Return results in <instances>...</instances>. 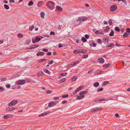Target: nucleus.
Segmentation results:
<instances>
[{
    "label": "nucleus",
    "mask_w": 130,
    "mask_h": 130,
    "mask_svg": "<svg viewBox=\"0 0 130 130\" xmlns=\"http://www.w3.org/2000/svg\"><path fill=\"white\" fill-rule=\"evenodd\" d=\"M54 3L52 1H48L46 4V6L49 9L53 10L55 8Z\"/></svg>",
    "instance_id": "nucleus-1"
},
{
    "label": "nucleus",
    "mask_w": 130,
    "mask_h": 130,
    "mask_svg": "<svg viewBox=\"0 0 130 130\" xmlns=\"http://www.w3.org/2000/svg\"><path fill=\"white\" fill-rule=\"evenodd\" d=\"M87 20V19L86 17L84 16H82L79 17L78 19L76 20V21H79L81 22L85 21L86 20Z\"/></svg>",
    "instance_id": "nucleus-2"
},
{
    "label": "nucleus",
    "mask_w": 130,
    "mask_h": 130,
    "mask_svg": "<svg viewBox=\"0 0 130 130\" xmlns=\"http://www.w3.org/2000/svg\"><path fill=\"white\" fill-rule=\"evenodd\" d=\"M18 100H13L9 103L8 106L10 107L11 106H14L18 103Z\"/></svg>",
    "instance_id": "nucleus-3"
},
{
    "label": "nucleus",
    "mask_w": 130,
    "mask_h": 130,
    "mask_svg": "<svg viewBox=\"0 0 130 130\" xmlns=\"http://www.w3.org/2000/svg\"><path fill=\"white\" fill-rule=\"evenodd\" d=\"M83 87L82 86H80L78 87L77 88L76 90H75V91L73 93V94L74 95H75L76 94V93L78 92L79 91L81 90L82 89H83Z\"/></svg>",
    "instance_id": "nucleus-4"
},
{
    "label": "nucleus",
    "mask_w": 130,
    "mask_h": 130,
    "mask_svg": "<svg viewBox=\"0 0 130 130\" xmlns=\"http://www.w3.org/2000/svg\"><path fill=\"white\" fill-rule=\"evenodd\" d=\"M58 102L53 101L49 103L48 105V106L49 107H52L55 105Z\"/></svg>",
    "instance_id": "nucleus-5"
},
{
    "label": "nucleus",
    "mask_w": 130,
    "mask_h": 130,
    "mask_svg": "<svg viewBox=\"0 0 130 130\" xmlns=\"http://www.w3.org/2000/svg\"><path fill=\"white\" fill-rule=\"evenodd\" d=\"M117 7L116 5H113L110 8V10L112 11H115L117 9Z\"/></svg>",
    "instance_id": "nucleus-6"
},
{
    "label": "nucleus",
    "mask_w": 130,
    "mask_h": 130,
    "mask_svg": "<svg viewBox=\"0 0 130 130\" xmlns=\"http://www.w3.org/2000/svg\"><path fill=\"white\" fill-rule=\"evenodd\" d=\"M102 109L101 108H99L98 107H95L93 108H92L91 110V111L92 112H96L98 111L101 110Z\"/></svg>",
    "instance_id": "nucleus-7"
},
{
    "label": "nucleus",
    "mask_w": 130,
    "mask_h": 130,
    "mask_svg": "<svg viewBox=\"0 0 130 130\" xmlns=\"http://www.w3.org/2000/svg\"><path fill=\"white\" fill-rule=\"evenodd\" d=\"M26 82L25 80H19L16 82V83L18 84L21 85H22Z\"/></svg>",
    "instance_id": "nucleus-8"
},
{
    "label": "nucleus",
    "mask_w": 130,
    "mask_h": 130,
    "mask_svg": "<svg viewBox=\"0 0 130 130\" xmlns=\"http://www.w3.org/2000/svg\"><path fill=\"white\" fill-rule=\"evenodd\" d=\"M50 112V111H47L46 112H43L42 113H41V114L39 115V117H41V116H45L47 114H48Z\"/></svg>",
    "instance_id": "nucleus-9"
},
{
    "label": "nucleus",
    "mask_w": 130,
    "mask_h": 130,
    "mask_svg": "<svg viewBox=\"0 0 130 130\" xmlns=\"http://www.w3.org/2000/svg\"><path fill=\"white\" fill-rule=\"evenodd\" d=\"M41 40L38 37H36L35 39L34 40H32V42L34 43L36 42H38Z\"/></svg>",
    "instance_id": "nucleus-10"
},
{
    "label": "nucleus",
    "mask_w": 130,
    "mask_h": 130,
    "mask_svg": "<svg viewBox=\"0 0 130 130\" xmlns=\"http://www.w3.org/2000/svg\"><path fill=\"white\" fill-rule=\"evenodd\" d=\"M104 59L102 58H100L98 59V62L101 63H103L104 62Z\"/></svg>",
    "instance_id": "nucleus-11"
},
{
    "label": "nucleus",
    "mask_w": 130,
    "mask_h": 130,
    "mask_svg": "<svg viewBox=\"0 0 130 130\" xmlns=\"http://www.w3.org/2000/svg\"><path fill=\"white\" fill-rule=\"evenodd\" d=\"M15 109V108L14 107L10 108L8 107L6 109V110L7 111H12Z\"/></svg>",
    "instance_id": "nucleus-12"
},
{
    "label": "nucleus",
    "mask_w": 130,
    "mask_h": 130,
    "mask_svg": "<svg viewBox=\"0 0 130 130\" xmlns=\"http://www.w3.org/2000/svg\"><path fill=\"white\" fill-rule=\"evenodd\" d=\"M77 96V98L76 99L80 100L83 98L85 96L84 95H81V96Z\"/></svg>",
    "instance_id": "nucleus-13"
},
{
    "label": "nucleus",
    "mask_w": 130,
    "mask_h": 130,
    "mask_svg": "<svg viewBox=\"0 0 130 130\" xmlns=\"http://www.w3.org/2000/svg\"><path fill=\"white\" fill-rule=\"evenodd\" d=\"M130 35V33L127 32H125L123 35V37H127Z\"/></svg>",
    "instance_id": "nucleus-14"
},
{
    "label": "nucleus",
    "mask_w": 130,
    "mask_h": 130,
    "mask_svg": "<svg viewBox=\"0 0 130 130\" xmlns=\"http://www.w3.org/2000/svg\"><path fill=\"white\" fill-rule=\"evenodd\" d=\"M111 65V64L110 63H108L104 65L103 66L104 67L109 68L110 66Z\"/></svg>",
    "instance_id": "nucleus-15"
},
{
    "label": "nucleus",
    "mask_w": 130,
    "mask_h": 130,
    "mask_svg": "<svg viewBox=\"0 0 130 130\" xmlns=\"http://www.w3.org/2000/svg\"><path fill=\"white\" fill-rule=\"evenodd\" d=\"M44 74L43 72L42 71H39L37 73V76H38L41 75H42Z\"/></svg>",
    "instance_id": "nucleus-16"
},
{
    "label": "nucleus",
    "mask_w": 130,
    "mask_h": 130,
    "mask_svg": "<svg viewBox=\"0 0 130 130\" xmlns=\"http://www.w3.org/2000/svg\"><path fill=\"white\" fill-rule=\"evenodd\" d=\"M102 72V71L100 70H97L95 72V74L97 75L100 74Z\"/></svg>",
    "instance_id": "nucleus-17"
},
{
    "label": "nucleus",
    "mask_w": 130,
    "mask_h": 130,
    "mask_svg": "<svg viewBox=\"0 0 130 130\" xmlns=\"http://www.w3.org/2000/svg\"><path fill=\"white\" fill-rule=\"evenodd\" d=\"M43 2L42 1H39L38 2L37 4V6L39 7H40L43 5Z\"/></svg>",
    "instance_id": "nucleus-18"
},
{
    "label": "nucleus",
    "mask_w": 130,
    "mask_h": 130,
    "mask_svg": "<svg viewBox=\"0 0 130 130\" xmlns=\"http://www.w3.org/2000/svg\"><path fill=\"white\" fill-rule=\"evenodd\" d=\"M74 53L78 54L80 53V50H75L73 51Z\"/></svg>",
    "instance_id": "nucleus-19"
},
{
    "label": "nucleus",
    "mask_w": 130,
    "mask_h": 130,
    "mask_svg": "<svg viewBox=\"0 0 130 130\" xmlns=\"http://www.w3.org/2000/svg\"><path fill=\"white\" fill-rule=\"evenodd\" d=\"M4 7L5 9L7 10H8L9 9V6L7 4H5L4 5Z\"/></svg>",
    "instance_id": "nucleus-20"
},
{
    "label": "nucleus",
    "mask_w": 130,
    "mask_h": 130,
    "mask_svg": "<svg viewBox=\"0 0 130 130\" xmlns=\"http://www.w3.org/2000/svg\"><path fill=\"white\" fill-rule=\"evenodd\" d=\"M33 4V3L32 1H30L29 2L28 5L29 6H30L32 5Z\"/></svg>",
    "instance_id": "nucleus-21"
},
{
    "label": "nucleus",
    "mask_w": 130,
    "mask_h": 130,
    "mask_svg": "<svg viewBox=\"0 0 130 130\" xmlns=\"http://www.w3.org/2000/svg\"><path fill=\"white\" fill-rule=\"evenodd\" d=\"M41 17L42 18H44V16L45 15L44 13V12H41L40 13Z\"/></svg>",
    "instance_id": "nucleus-22"
},
{
    "label": "nucleus",
    "mask_w": 130,
    "mask_h": 130,
    "mask_svg": "<svg viewBox=\"0 0 130 130\" xmlns=\"http://www.w3.org/2000/svg\"><path fill=\"white\" fill-rule=\"evenodd\" d=\"M99 83L98 82H96L94 83V86L95 87H96L99 86Z\"/></svg>",
    "instance_id": "nucleus-23"
},
{
    "label": "nucleus",
    "mask_w": 130,
    "mask_h": 130,
    "mask_svg": "<svg viewBox=\"0 0 130 130\" xmlns=\"http://www.w3.org/2000/svg\"><path fill=\"white\" fill-rule=\"evenodd\" d=\"M114 31L112 30H111L110 33L109 34V35L110 36H112L114 35Z\"/></svg>",
    "instance_id": "nucleus-24"
},
{
    "label": "nucleus",
    "mask_w": 130,
    "mask_h": 130,
    "mask_svg": "<svg viewBox=\"0 0 130 130\" xmlns=\"http://www.w3.org/2000/svg\"><path fill=\"white\" fill-rule=\"evenodd\" d=\"M79 63L78 61H75V62H74L73 63V64H71V66H74L75 64H78Z\"/></svg>",
    "instance_id": "nucleus-25"
},
{
    "label": "nucleus",
    "mask_w": 130,
    "mask_h": 130,
    "mask_svg": "<svg viewBox=\"0 0 130 130\" xmlns=\"http://www.w3.org/2000/svg\"><path fill=\"white\" fill-rule=\"evenodd\" d=\"M77 79V77L76 76L73 77L72 79V82L75 81Z\"/></svg>",
    "instance_id": "nucleus-26"
},
{
    "label": "nucleus",
    "mask_w": 130,
    "mask_h": 130,
    "mask_svg": "<svg viewBox=\"0 0 130 130\" xmlns=\"http://www.w3.org/2000/svg\"><path fill=\"white\" fill-rule=\"evenodd\" d=\"M47 60V59H40L39 60V62H44L46 60Z\"/></svg>",
    "instance_id": "nucleus-27"
},
{
    "label": "nucleus",
    "mask_w": 130,
    "mask_h": 130,
    "mask_svg": "<svg viewBox=\"0 0 130 130\" xmlns=\"http://www.w3.org/2000/svg\"><path fill=\"white\" fill-rule=\"evenodd\" d=\"M108 83V81H105L103 82L102 84L103 85H107Z\"/></svg>",
    "instance_id": "nucleus-28"
},
{
    "label": "nucleus",
    "mask_w": 130,
    "mask_h": 130,
    "mask_svg": "<svg viewBox=\"0 0 130 130\" xmlns=\"http://www.w3.org/2000/svg\"><path fill=\"white\" fill-rule=\"evenodd\" d=\"M87 50L85 49H83L81 51L80 50V53H85L86 52Z\"/></svg>",
    "instance_id": "nucleus-29"
},
{
    "label": "nucleus",
    "mask_w": 130,
    "mask_h": 130,
    "mask_svg": "<svg viewBox=\"0 0 130 130\" xmlns=\"http://www.w3.org/2000/svg\"><path fill=\"white\" fill-rule=\"evenodd\" d=\"M82 41L84 42H86L87 40L85 39L84 37H83L82 38Z\"/></svg>",
    "instance_id": "nucleus-30"
},
{
    "label": "nucleus",
    "mask_w": 130,
    "mask_h": 130,
    "mask_svg": "<svg viewBox=\"0 0 130 130\" xmlns=\"http://www.w3.org/2000/svg\"><path fill=\"white\" fill-rule=\"evenodd\" d=\"M34 49L35 48H37L39 46V45H38L34 44L32 45Z\"/></svg>",
    "instance_id": "nucleus-31"
},
{
    "label": "nucleus",
    "mask_w": 130,
    "mask_h": 130,
    "mask_svg": "<svg viewBox=\"0 0 130 130\" xmlns=\"http://www.w3.org/2000/svg\"><path fill=\"white\" fill-rule=\"evenodd\" d=\"M68 96H69V95L68 94H66L62 95L61 96V97L62 98H64L67 97Z\"/></svg>",
    "instance_id": "nucleus-32"
},
{
    "label": "nucleus",
    "mask_w": 130,
    "mask_h": 130,
    "mask_svg": "<svg viewBox=\"0 0 130 130\" xmlns=\"http://www.w3.org/2000/svg\"><path fill=\"white\" fill-rule=\"evenodd\" d=\"M19 38H22L23 37V35L21 34H17Z\"/></svg>",
    "instance_id": "nucleus-33"
},
{
    "label": "nucleus",
    "mask_w": 130,
    "mask_h": 130,
    "mask_svg": "<svg viewBox=\"0 0 130 130\" xmlns=\"http://www.w3.org/2000/svg\"><path fill=\"white\" fill-rule=\"evenodd\" d=\"M44 72L46 73H47L48 74H50V72L48 70L46 69H45L44 70Z\"/></svg>",
    "instance_id": "nucleus-34"
},
{
    "label": "nucleus",
    "mask_w": 130,
    "mask_h": 130,
    "mask_svg": "<svg viewBox=\"0 0 130 130\" xmlns=\"http://www.w3.org/2000/svg\"><path fill=\"white\" fill-rule=\"evenodd\" d=\"M115 29L116 31H117L118 32H120V29L118 27H115Z\"/></svg>",
    "instance_id": "nucleus-35"
},
{
    "label": "nucleus",
    "mask_w": 130,
    "mask_h": 130,
    "mask_svg": "<svg viewBox=\"0 0 130 130\" xmlns=\"http://www.w3.org/2000/svg\"><path fill=\"white\" fill-rule=\"evenodd\" d=\"M56 7L57 9L59 11H61L62 10V8L59 6H57Z\"/></svg>",
    "instance_id": "nucleus-36"
},
{
    "label": "nucleus",
    "mask_w": 130,
    "mask_h": 130,
    "mask_svg": "<svg viewBox=\"0 0 130 130\" xmlns=\"http://www.w3.org/2000/svg\"><path fill=\"white\" fill-rule=\"evenodd\" d=\"M99 101H106V99H104V98H99Z\"/></svg>",
    "instance_id": "nucleus-37"
},
{
    "label": "nucleus",
    "mask_w": 130,
    "mask_h": 130,
    "mask_svg": "<svg viewBox=\"0 0 130 130\" xmlns=\"http://www.w3.org/2000/svg\"><path fill=\"white\" fill-rule=\"evenodd\" d=\"M66 80V79L63 78L60 80V81L61 83H62L64 82Z\"/></svg>",
    "instance_id": "nucleus-38"
},
{
    "label": "nucleus",
    "mask_w": 130,
    "mask_h": 130,
    "mask_svg": "<svg viewBox=\"0 0 130 130\" xmlns=\"http://www.w3.org/2000/svg\"><path fill=\"white\" fill-rule=\"evenodd\" d=\"M103 88L102 87L101 88H99L97 90V91L98 92H99L100 91H103Z\"/></svg>",
    "instance_id": "nucleus-39"
},
{
    "label": "nucleus",
    "mask_w": 130,
    "mask_h": 130,
    "mask_svg": "<svg viewBox=\"0 0 130 130\" xmlns=\"http://www.w3.org/2000/svg\"><path fill=\"white\" fill-rule=\"evenodd\" d=\"M34 28V25H32L30 27H29V29L30 31H32V29Z\"/></svg>",
    "instance_id": "nucleus-40"
},
{
    "label": "nucleus",
    "mask_w": 130,
    "mask_h": 130,
    "mask_svg": "<svg viewBox=\"0 0 130 130\" xmlns=\"http://www.w3.org/2000/svg\"><path fill=\"white\" fill-rule=\"evenodd\" d=\"M111 19L109 20V21L108 22L110 26H111L112 24V22L111 21Z\"/></svg>",
    "instance_id": "nucleus-41"
},
{
    "label": "nucleus",
    "mask_w": 130,
    "mask_h": 130,
    "mask_svg": "<svg viewBox=\"0 0 130 130\" xmlns=\"http://www.w3.org/2000/svg\"><path fill=\"white\" fill-rule=\"evenodd\" d=\"M4 90V88L2 87H0V92Z\"/></svg>",
    "instance_id": "nucleus-42"
},
{
    "label": "nucleus",
    "mask_w": 130,
    "mask_h": 130,
    "mask_svg": "<svg viewBox=\"0 0 130 130\" xmlns=\"http://www.w3.org/2000/svg\"><path fill=\"white\" fill-rule=\"evenodd\" d=\"M98 42L100 44H101L102 43V40L99 39H98L97 40Z\"/></svg>",
    "instance_id": "nucleus-43"
},
{
    "label": "nucleus",
    "mask_w": 130,
    "mask_h": 130,
    "mask_svg": "<svg viewBox=\"0 0 130 130\" xmlns=\"http://www.w3.org/2000/svg\"><path fill=\"white\" fill-rule=\"evenodd\" d=\"M67 74V73H61L60 74V75H61L62 76H65Z\"/></svg>",
    "instance_id": "nucleus-44"
},
{
    "label": "nucleus",
    "mask_w": 130,
    "mask_h": 130,
    "mask_svg": "<svg viewBox=\"0 0 130 130\" xmlns=\"http://www.w3.org/2000/svg\"><path fill=\"white\" fill-rule=\"evenodd\" d=\"M126 30L127 32L130 33V29L129 27H128L126 28Z\"/></svg>",
    "instance_id": "nucleus-45"
},
{
    "label": "nucleus",
    "mask_w": 130,
    "mask_h": 130,
    "mask_svg": "<svg viewBox=\"0 0 130 130\" xmlns=\"http://www.w3.org/2000/svg\"><path fill=\"white\" fill-rule=\"evenodd\" d=\"M106 39L105 38H104L103 39V41L104 43H106Z\"/></svg>",
    "instance_id": "nucleus-46"
},
{
    "label": "nucleus",
    "mask_w": 130,
    "mask_h": 130,
    "mask_svg": "<svg viewBox=\"0 0 130 130\" xmlns=\"http://www.w3.org/2000/svg\"><path fill=\"white\" fill-rule=\"evenodd\" d=\"M88 57V55H83V56H82V57L83 58H86Z\"/></svg>",
    "instance_id": "nucleus-47"
},
{
    "label": "nucleus",
    "mask_w": 130,
    "mask_h": 130,
    "mask_svg": "<svg viewBox=\"0 0 130 130\" xmlns=\"http://www.w3.org/2000/svg\"><path fill=\"white\" fill-rule=\"evenodd\" d=\"M42 51H44L45 52H48V49H46V48L43 49L42 50Z\"/></svg>",
    "instance_id": "nucleus-48"
},
{
    "label": "nucleus",
    "mask_w": 130,
    "mask_h": 130,
    "mask_svg": "<svg viewBox=\"0 0 130 130\" xmlns=\"http://www.w3.org/2000/svg\"><path fill=\"white\" fill-rule=\"evenodd\" d=\"M67 100H64L62 102V104H64L65 103H67Z\"/></svg>",
    "instance_id": "nucleus-49"
},
{
    "label": "nucleus",
    "mask_w": 130,
    "mask_h": 130,
    "mask_svg": "<svg viewBox=\"0 0 130 130\" xmlns=\"http://www.w3.org/2000/svg\"><path fill=\"white\" fill-rule=\"evenodd\" d=\"M53 61L52 60H51L50 61H49V62L48 63V64H51L53 63Z\"/></svg>",
    "instance_id": "nucleus-50"
},
{
    "label": "nucleus",
    "mask_w": 130,
    "mask_h": 130,
    "mask_svg": "<svg viewBox=\"0 0 130 130\" xmlns=\"http://www.w3.org/2000/svg\"><path fill=\"white\" fill-rule=\"evenodd\" d=\"M92 44L93 45H92V46H93L95 47L96 46V44L95 43L93 42H92Z\"/></svg>",
    "instance_id": "nucleus-51"
},
{
    "label": "nucleus",
    "mask_w": 130,
    "mask_h": 130,
    "mask_svg": "<svg viewBox=\"0 0 130 130\" xmlns=\"http://www.w3.org/2000/svg\"><path fill=\"white\" fill-rule=\"evenodd\" d=\"M40 53V56H41L45 54V53L43 52H41Z\"/></svg>",
    "instance_id": "nucleus-52"
},
{
    "label": "nucleus",
    "mask_w": 130,
    "mask_h": 130,
    "mask_svg": "<svg viewBox=\"0 0 130 130\" xmlns=\"http://www.w3.org/2000/svg\"><path fill=\"white\" fill-rule=\"evenodd\" d=\"M46 92L48 94L52 92V90H48Z\"/></svg>",
    "instance_id": "nucleus-53"
},
{
    "label": "nucleus",
    "mask_w": 130,
    "mask_h": 130,
    "mask_svg": "<svg viewBox=\"0 0 130 130\" xmlns=\"http://www.w3.org/2000/svg\"><path fill=\"white\" fill-rule=\"evenodd\" d=\"M85 37L86 39H88L89 37V36L88 35L86 34L85 35Z\"/></svg>",
    "instance_id": "nucleus-54"
},
{
    "label": "nucleus",
    "mask_w": 130,
    "mask_h": 130,
    "mask_svg": "<svg viewBox=\"0 0 130 130\" xmlns=\"http://www.w3.org/2000/svg\"><path fill=\"white\" fill-rule=\"evenodd\" d=\"M54 100H58L59 99V98L58 97H54Z\"/></svg>",
    "instance_id": "nucleus-55"
},
{
    "label": "nucleus",
    "mask_w": 130,
    "mask_h": 130,
    "mask_svg": "<svg viewBox=\"0 0 130 130\" xmlns=\"http://www.w3.org/2000/svg\"><path fill=\"white\" fill-rule=\"evenodd\" d=\"M122 1L126 5H127V3L126 0H122Z\"/></svg>",
    "instance_id": "nucleus-56"
},
{
    "label": "nucleus",
    "mask_w": 130,
    "mask_h": 130,
    "mask_svg": "<svg viewBox=\"0 0 130 130\" xmlns=\"http://www.w3.org/2000/svg\"><path fill=\"white\" fill-rule=\"evenodd\" d=\"M55 34V33L54 32L51 31L50 32V35H54Z\"/></svg>",
    "instance_id": "nucleus-57"
},
{
    "label": "nucleus",
    "mask_w": 130,
    "mask_h": 130,
    "mask_svg": "<svg viewBox=\"0 0 130 130\" xmlns=\"http://www.w3.org/2000/svg\"><path fill=\"white\" fill-rule=\"evenodd\" d=\"M114 45L113 44L111 43L110 44V45H109L108 46V47H112Z\"/></svg>",
    "instance_id": "nucleus-58"
},
{
    "label": "nucleus",
    "mask_w": 130,
    "mask_h": 130,
    "mask_svg": "<svg viewBox=\"0 0 130 130\" xmlns=\"http://www.w3.org/2000/svg\"><path fill=\"white\" fill-rule=\"evenodd\" d=\"M99 30H97L95 32V34H96L97 35L99 34Z\"/></svg>",
    "instance_id": "nucleus-59"
},
{
    "label": "nucleus",
    "mask_w": 130,
    "mask_h": 130,
    "mask_svg": "<svg viewBox=\"0 0 130 130\" xmlns=\"http://www.w3.org/2000/svg\"><path fill=\"white\" fill-rule=\"evenodd\" d=\"M52 54V53L50 52H49L46 54V55H48L49 56H50Z\"/></svg>",
    "instance_id": "nucleus-60"
},
{
    "label": "nucleus",
    "mask_w": 130,
    "mask_h": 130,
    "mask_svg": "<svg viewBox=\"0 0 130 130\" xmlns=\"http://www.w3.org/2000/svg\"><path fill=\"white\" fill-rule=\"evenodd\" d=\"M93 70H94V69H92L91 70H90L88 72V73H90L91 72H92L93 71Z\"/></svg>",
    "instance_id": "nucleus-61"
},
{
    "label": "nucleus",
    "mask_w": 130,
    "mask_h": 130,
    "mask_svg": "<svg viewBox=\"0 0 130 130\" xmlns=\"http://www.w3.org/2000/svg\"><path fill=\"white\" fill-rule=\"evenodd\" d=\"M9 2L11 3H14L15 2L14 1V0H9Z\"/></svg>",
    "instance_id": "nucleus-62"
},
{
    "label": "nucleus",
    "mask_w": 130,
    "mask_h": 130,
    "mask_svg": "<svg viewBox=\"0 0 130 130\" xmlns=\"http://www.w3.org/2000/svg\"><path fill=\"white\" fill-rule=\"evenodd\" d=\"M79 95H83L84 94V93L83 92V91L81 92H80V93H79Z\"/></svg>",
    "instance_id": "nucleus-63"
},
{
    "label": "nucleus",
    "mask_w": 130,
    "mask_h": 130,
    "mask_svg": "<svg viewBox=\"0 0 130 130\" xmlns=\"http://www.w3.org/2000/svg\"><path fill=\"white\" fill-rule=\"evenodd\" d=\"M6 87L7 88H9L10 87V84L7 85L6 86Z\"/></svg>",
    "instance_id": "nucleus-64"
}]
</instances>
